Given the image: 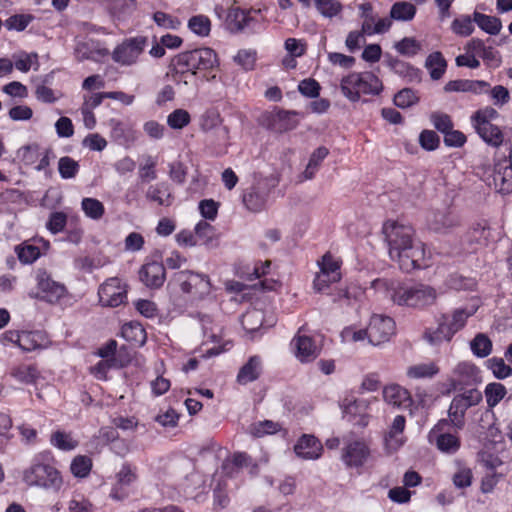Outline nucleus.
<instances>
[{
    "mask_svg": "<svg viewBox=\"0 0 512 512\" xmlns=\"http://www.w3.org/2000/svg\"><path fill=\"white\" fill-rule=\"evenodd\" d=\"M382 232L391 260L398 263L403 272L409 273L426 266L425 245L414 238L415 231L412 226L397 221H387L383 225Z\"/></svg>",
    "mask_w": 512,
    "mask_h": 512,
    "instance_id": "f257e3e1",
    "label": "nucleus"
},
{
    "mask_svg": "<svg viewBox=\"0 0 512 512\" xmlns=\"http://www.w3.org/2000/svg\"><path fill=\"white\" fill-rule=\"evenodd\" d=\"M373 286L376 289L385 288L387 296L400 306L421 308L432 305L437 297L435 289L424 284L408 286L399 281L377 279Z\"/></svg>",
    "mask_w": 512,
    "mask_h": 512,
    "instance_id": "f03ea898",
    "label": "nucleus"
},
{
    "mask_svg": "<svg viewBox=\"0 0 512 512\" xmlns=\"http://www.w3.org/2000/svg\"><path fill=\"white\" fill-rule=\"evenodd\" d=\"M217 64V55L211 48H197L174 56L170 63L173 77L178 80L188 75L195 76L197 71L212 69Z\"/></svg>",
    "mask_w": 512,
    "mask_h": 512,
    "instance_id": "7ed1b4c3",
    "label": "nucleus"
},
{
    "mask_svg": "<svg viewBox=\"0 0 512 512\" xmlns=\"http://www.w3.org/2000/svg\"><path fill=\"white\" fill-rule=\"evenodd\" d=\"M342 94L351 102L361 99V95L377 96L383 91V83L371 71L351 72L340 81Z\"/></svg>",
    "mask_w": 512,
    "mask_h": 512,
    "instance_id": "20e7f679",
    "label": "nucleus"
},
{
    "mask_svg": "<svg viewBox=\"0 0 512 512\" xmlns=\"http://www.w3.org/2000/svg\"><path fill=\"white\" fill-rule=\"evenodd\" d=\"M23 481L29 486L59 491L63 480L60 472L43 455L33 458L31 465L23 471Z\"/></svg>",
    "mask_w": 512,
    "mask_h": 512,
    "instance_id": "39448f33",
    "label": "nucleus"
},
{
    "mask_svg": "<svg viewBox=\"0 0 512 512\" xmlns=\"http://www.w3.org/2000/svg\"><path fill=\"white\" fill-rule=\"evenodd\" d=\"M172 290H180L195 298H202L210 292L211 284L209 277L202 273L191 270H181L172 274L168 282Z\"/></svg>",
    "mask_w": 512,
    "mask_h": 512,
    "instance_id": "423d86ee",
    "label": "nucleus"
},
{
    "mask_svg": "<svg viewBox=\"0 0 512 512\" xmlns=\"http://www.w3.org/2000/svg\"><path fill=\"white\" fill-rule=\"evenodd\" d=\"M147 44L148 38L145 36L127 39L114 49L112 59L121 65L130 66L136 63Z\"/></svg>",
    "mask_w": 512,
    "mask_h": 512,
    "instance_id": "0eeeda50",
    "label": "nucleus"
},
{
    "mask_svg": "<svg viewBox=\"0 0 512 512\" xmlns=\"http://www.w3.org/2000/svg\"><path fill=\"white\" fill-rule=\"evenodd\" d=\"M395 334V322L389 316L373 315L368 325V341L373 346L388 342Z\"/></svg>",
    "mask_w": 512,
    "mask_h": 512,
    "instance_id": "6e6552de",
    "label": "nucleus"
},
{
    "mask_svg": "<svg viewBox=\"0 0 512 512\" xmlns=\"http://www.w3.org/2000/svg\"><path fill=\"white\" fill-rule=\"evenodd\" d=\"M98 296L103 306L118 307L127 299V288L119 278H109L99 287Z\"/></svg>",
    "mask_w": 512,
    "mask_h": 512,
    "instance_id": "1a4fd4ad",
    "label": "nucleus"
},
{
    "mask_svg": "<svg viewBox=\"0 0 512 512\" xmlns=\"http://www.w3.org/2000/svg\"><path fill=\"white\" fill-rule=\"evenodd\" d=\"M36 280L40 292L39 298L46 302L57 303L67 294L65 285L54 281L45 270L37 272Z\"/></svg>",
    "mask_w": 512,
    "mask_h": 512,
    "instance_id": "9d476101",
    "label": "nucleus"
},
{
    "mask_svg": "<svg viewBox=\"0 0 512 512\" xmlns=\"http://www.w3.org/2000/svg\"><path fill=\"white\" fill-rule=\"evenodd\" d=\"M427 223L429 229L435 233L448 234L461 225V219L453 210L444 209L432 212Z\"/></svg>",
    "mask_w": 512,
    "mask_h": 512,
    "instance_id": "9b49d317",
    "label": "nucleus"
},
{
    "mask_svg": "<svg viewBox=\"0 0 512 512\" xmlns=\"http://www.w3.org/2000/svg\"><path fill=\"white\" fill-rule=\"evenodd\" d=\"M370 455V449L362 440L349 442L343 449L341 459L349 468H358L364 465Z\"/></svg>",
    "mask_w": 512,
    "mask_h": 512,
    "instance_id": "f8f14e48",
    "label": "nucleus"
},
{
    "mask_svg": "<svg viewBox=\"0 0 512 512\" xmlns=\"http://www.w3.org/2000/svg\"><path fill=\"white\" fill-rule=\"evenodd\" d=\"M387 67H389L395 74L403 78L408 83H420L422 80V71L405 62L399 58L393 57L389 54L385 56L384 60Z\"/></svg>",
    "mask_w": 512,
    "mask_h": 512,
    "instance_id": "ddd939ff",
    "label": "nucleus"
},
{
    "mask_svg": "<svg viewBox=\"0 0 512 512\" xmlns=\"http://www.w3.org/2000/svg\"><path fill=\"white\" fill-rule=\"evenodd\" d=\"M141 282L151 289L160 288L166 279V271L163 263L156 261L144 264L139 271Z\"/></svg>",
    "mask_w": 512,
    "mask_h": 512,
    "instance_id": "4468645a",
    "label": "nucleus"
},
{
    "mask_svg": "<svg viewBox=\"0 0 512 512\" xmlns=\"http://www.w3.org/2000/svg\"><path fill=\"white\" fill-rule=\"evenodd\" d=\"M136 480V474L129 464H124L116 474V483L111 489L110 497L123 500L129 495V487Z\"/></svg>",
    "mask_w": 512,
    "mask_h": 512,
    "instance_id": "2eb2a0df",
    "label": "nucleus"
},
{
    "mask_svg": "<svg viewBox=\"0 0 512 512\" xmlns=\"http://www.w3.org/2000/svg\"><path fill=\"white\" fill-rule=\"evenodd\" d=\"M493 184L495 189L502 194L512 191V162L504 159L494 166Z\"/></svg>",
    "mask_w": 512,
    "mask_h": 512,
    "instance_id": "dca6fc26",
    "label": "nucleus"
},
{
    "mask_svg": "<svg viewBox=\"0 0 512 512\" xmlns=\"http://www.w3.org/2000/svg\"><path fill=\"white\" fill-rule=\"evenodd\" d=\"M455 334L449 323V315L443 314L438 319V327L426 329L423 337L431 345H438L443 341H450Z\"/></svg>",
    "mask_w": 512,
    "mask_h": 512,
    "instance_id": "f3484780",
    "label": "nucleus"
},
{
    "mask_svg": "<svg viewBox=\"0 0 512 512\" xmlns=\"http://www.w3.org/2000/svg\"><path fill=\"white\" fill-rule=\"evenodd\" d=\"M490 84L484 80L458 79L447 82L444 91L450 92H470L475 95L488 92Z\"/></svg>",
    "mask_w": 512,
    "mask_h": 512,
    "instance_id": "a211bd4d",
    "label": "nucleus"
},
{
    "mask_svg": "<svg viewBox=\"0 0 512 512\" xmlns=\"http://www.w3.org/2000/svg\"><path fill=\"white\" fill-rule=\"evenodd\" d=\"M322 450L321 442L313 435H303L294 446L296 455L308 460L318 459Z\"/></svg>",
    "mask_w": 512,
    "mask_h": 512,
    "instance_id": "6ab92c4d",
    "label": "nucleus"
},
{
    "mask_svg": "<svg viewBox=\"0 0 512 512\" xmlns=\"http://www.w3.org/2000/svg\"><path fill=\"white\" fill-rule=\"evenodd\" d=\"M384 400L394 407H408L411 404L410 393L398 384H391L383 389Z\"/></svg>",
    "mask_w": 512,
    "mask_h": 512,
    "instance_id": "aec40b11",
    "label": "nucleus"
},
{
    "mask_svg": "<svg viewBox=\"0 0 512 512\" xmlns=\"http://www.w3.org/2000/svg\"><path fill=\"white\" fill-rule=\"evenodd\" d=\"M292 345L295 348L296 357L301 362H310L318 355V349L313 339L309 336H296L292 341Z\"/></svg>",
    "mask_w": 512,
    "mask_h": 512,
    "instance_id": "412c9836",
    "label": "nucleus"
},
{
    "mask_svg": "<svg viewBox=\"0 0 512 512\" xmlns=\"http://www.w3.org/2000/svg\"><path fill=\"white\" fill-rule=\"evenodd\" d=\"M406 419L403 415H397L390 426L389 431L385 435V445L388 450L396 451L403 445L400 437L405 428Z\"/></svg>",
    "mask_w": 512,
    "mask_h": 512,
    "instance_id": "4be33fe9",
    "label": "nucleus"
},
{
    "mask_svg": "<svg viewBox=\"0 0 512 512\" xmlns=\"http://www.w3.org/2000/svg\"><path fill=\"white\" fill-rule=\"evenodd\" d=\"M195 234L201 245L207 249H215L219 246V237L214 226L201 220L195 226Z\"/></svg>",
    "mask_w": 512,
    "mask_h": 512,
    "instance_id": "5701e85b",
    "label": "nucleus"
},
{
    "mask_svg": "<svg viewBox=\"0 0 512 512\" xmlns=\"http://www.w3.org/2000/svg\"><path fill=\"white\" fill-rule=\"evenodd\" d=\"M261 374V358L251 356L248 361L240 368L237 375V382L240 385H246L259 378Z\"/></svg>",
    "mask_w": 512,
    "mask_h": 512,
    "instance_id": "b1692460",
    "label": "nucleus"
},
{
    "mask_svg": "<svg viewBox=\"0 0 512 512\" xmlns=\"http://www.w3.org/2000/svg\"><path fill=\"white\" fill-rule=\"evenodd\" d=\"M146 199L157 203L159 206L168 207L173 202V195L170 191L169 185L165 182H160L148 187L146 191Z\"/></svg>",
    "mask_w": 512,
    "mask_h": 512,
    "instance_id": "393cba45",
    "label": "nucleus"
},
{
    "mask_svg": "<svg viewBox=\"0 0 512 512\" xmlns=\"http://www.w3.org/2000/svg\"><path fill=\"white\" fill-rule=\"evenodd\" d=\"M469 408L462 396L459 394L454 396L448 410V416L456 429H462L464 427L465 414Z\"/></svg>",
    "mask_w": 512,
    "mask_h": 512,
    "instance_id": "a878e982",
    "label": "nucleus"
},
{
    "mask_svg": "<svg viewBox=\"0 0 512 512\" xmlns=\"http://www.w3.org/2000/svg\"><path fill=\"white\" fill-rule=\"evenodd\" d=\"M10 375L16 381L26 385L36 384L37 380L40 378L38 368L31 364H19L12 367Z\"/></svg>",
    "mask_w": 512,
    "mask_h": 512,
    "instance_id": "bb28decb",
    "label": "nucleus"
},
{
    "mask_svg": "<svg viewBox=\"0 0 512 512\" xmlns=\"http://www.w3.org/2000/svg\"><path fill=\"white\" fill-rule=\"evenodd\" d=\"M428 441L429 443L434 444L442 453L449 455L455 454L461 446L459 437L451 433L428 437Z\"/></svg>",
    "mask_w": 512,
    "mask_h": 512,
    "instance_id": "cd10ccee",
    "label": "nucleus"
},
{
    "mask_svg": "<svg viewBox=\"0 0 512 512\" xmlns=\"http://www.w3.org/2000/svg\"><path fill=\"white\" fill-rule=\"evenodd\" d=\"M252 22H254V19L245 10L232 8L228 12L227 24L233 32L243 31L245 28L250 27Z\"/></svg>",
    "mask_w": 512,
    "mask_h": 512,
    "instance_id": "c85d7f7f",
    "label": "nucleus"
},
{
    "mask_svg": "<svg viewBox=\"0 0 512 512\" xmlns=\"http://www.w3.org/2000/svg\"><path fill=\"white\" fill-rule=\"evenodd\" d=\"M425 67L432 80H439L447 68V61L439 51L430 53L425 60Z\"/></svg>",
    "mask_w": 512,
    "mask_h": 512,
    "instance_id": "c756f323",
    "label": "nucleus"
},
{
    "mask_svg": "<svg viewBox=\"0 0 512 512\" xmlns=\"http://www.w3.org/2000/svg\"><path fill=\"white\" fill-rule=\"evenodd\" d=\"M121 336L135 345H143L146 342V332L143 326L136 321L125 323L121 328Z\"/></svg>",
    "mask_w": 512,
    "mask_h": 512,
    "instance_id": "7c9ffc66",
    "label": "nucleus"
},
{
    "mask_svg": "<svg viewBox=\"0 0 512 512\" xmlns=\"http://www.w3.org/2000/svg\"><path fill=\"white\" fill-rule=\"evenodd\" d=\"M473 20L481 30L490 35H497L502 28L500 18L496 16H490L475 11L473 13Z\"/></svg>",
    "mask_w": 512,
    "mask_h": 512,
    "instance_id": "2f4dec72",
    "label": "nucleus"
},
{
    "mask_svg": "<svg viewBox=\"0 0 512 512\" xmlns=\"http://www.w3.org/2000/svg\"><path fill=\"white\" fill-rule=\"evenodd\" d=\"M416 7L406 1L396 2L390 9V17L396 21H411L416 15Z\"/></svg>",
    "mask_w": 512,
    "mask_h": 512,
    "instance_id": "473e14b6",
    "label": "nucleus"
},
{
    "mask_svg": "<svg viewBox=\"0 0 512 512\" xmlns=\"http://www.w3.org/2000/svg\"><path fill=\"white\" fill-rule=\"evenodd\" d=\"M485 143L493 147H499L504 140L501 129L496 125H488L475 128Z\"/></svg>",
    "mask_w": 512,
    "mask_h": 512,
    "instance_id": "72a5a7b5",
    "label": "nucleus"
},
{
    "mask_svg": "<svg viewBox=\"0 0 512 512\" xmlns=\"http://www.w3.org/2000/svg\"><path fill=\"white\" fill-rule=\"evenodd\" d=\"M507 394L506 387L499 382H491L486 385L484 395L489 408L497 406Z\"/></svg>",
    "mask_w": 512,
    "mask_h": 512,
    "instance_id": "f704fd0d",
    "label": "nucleus"
},
{
    "mask_svg": "<svg viewBox=\"0 0 512 512\" xmlns=\"http://www.w3.org/2000/svg\"><path fill=\"white\" fill-rule=\"evenodd\" d=\"M472 353L479 358H485L492 352V341L483 333H478L470 342Z\"/></svg>",
    "mask_w": 512,
    "mask_h": 512,
    "instance_id": "c9c22d12",
    "label": "nucleus"
},
{
    "mask_svg": "<svg viewBox=\"0 0 512 512\" xmlns=\"http://www.w3.org/2000/svg\"><path fill=\"white\" fill-rule=\"evenodd\" d=\"M439 368L434 362L420 363L408 368L407 376L413 379L432 378L438 374Z\"/></svg>",
    "mask_w": 512,
    "mask_h": 512,
    "instance_id": "e433bc0d",
    "label": "nucleus"
},
{
    "mask_svg": "<svg viewBox=\"0 0 512 512\" xmlns=\"http://www.w3.org/2000/svg\"><path fill=\"white\" fill-rule=\"evenodd\" d=\"M246 208L252 212L260 211L265 205V197L255 187L246 189L242 197Z\"/></svg>",
    "mask_w": 512,
    "mask_h": 512,
    "instance_id": "4c0bfd02",
    "label": "nucleus"
},
{
    "mask_svg": "<svg viewBox=\"0 0 512 512\" xmlns=\"http://www.w3.org/2000/svg\"><path fill=\"white\" fill-rule=\"evenodd\" d=\"M50 443L62 451H71L78 446V441L75 440L70 433L57 430L51 434Z\"/></svg>",
    "mask_w": 512,
    "mask_h": 512,
    "instance_id": "58836bf2",
    "label": "nucleus"
},
{
    "mask_svg": "<svg viewBox=\"0 0 512 512\" xmlns=\"http://www.w3.org/2000/svg\"><path fill=\"white\" fill-rule=\"evenodd\" d=\"M143 163L139 165V179L142 182L153 181L157 179V158L151 155H143L142 156Z\"/></svg>",
    "mask_w": 512,
    "mask_h": 512,
    "instance_id": "ea45409f",
    "label": "nucleus"
},
{
    "mask_svg": "<svg viewBox=\"0 0 512 512\" xmlns=\"http://www.w3.org/2000/svg\"><path fill=\"white\" fill-rule=\"evenodd\" d=\"M491 237L490 227L486 221L476 223L468 232V239L477 245H487Z\"/></svg>",
    "mask_w": 512,
    "mask_h": 512,
    "instance_id": "a19ab883",
    "label": "nucleus"
},
{
    "mask_svg": "<svg viewBox=\"0 0 512 512\" xmlns=\"http://www.w3.org/2000/svg\"><path fill=\"white\" fill-rule=\"evenodd\" d=\"M81 208L84 214L93 220L101 219L105 213L103 203L96 198H83L81 201Z\"/></svg>",
    "mask_w": 512,
    "mask_h": 512,
    "instance_id": "79ce46f5",
    "label": "nucleus"
},
{
    "mask_svg": "<svg viewBox=\"0 0 512 512\" xmlns=\"http://www.w3.org/2000/svg\"><path fill=\"white\" fill-rule=\"evenodd\" d=\"M92 469V460L86 455H77L73 458L70 471L77 478H86Z\"/></svg>",
    "mask_w": 512,
    "mask_h": 512,
    "instance_id": "37998d69",
    "label": "nucleus"
},
{
    "mask_svg": "<svg viewBox=\"0 0 512 512\" xmlns=\"http://www.w3.org/2000/svg\"><path fill=\"white\" fill-rule=\"evenodd\" d=\"M188 28L200 37H206L211 31V21L206 15L192 16L188 21Z\"/></svg>",
    "mask_w": 512,
    "mask_h": 512,
    "instance_id": "c03bdc74",
    "label": "nucleus"
},
{
    "mask_svg": "<svg viewBox=\"0 0 512 512\" xmlns=\"http://www.w3.org/2000/svg\"><path fill=\"white\" fill-rule=\"evenodd\" d=\"M486 364L496 379L503 380L512 376V367L500 357H492L487 360Z\"/></svg>",
    "mask_w": 512,
    "mask_h": 512,
    "instance_id": "a18cd8bd",
    "label": "nucleus"
},
{
    "mask_svg": "<svg viewBox=\"0 0 512 512\" xmlns=\"http://www.w3.org/2000/svg\"><path fill=\"white\" fill-rule=\"evenodd\" d=\"M340 262L336 260L331 254L326 253L319 262L320 272L332 276V281H340Z\"/></svg>",
    "mask_w": 512,
    "mask_h": 512,
    "instance_id": "49530a36",
    "label": "nucleus"
},
{
    "mask_svg": "<svg viewBox=\"0 0 512 512\" xmlns=\"http://www.w3.org/2000/svg\"><path fill=\"white\" fill-rule=\"evenodd\" d=\"M499 116L496 109L493 107L487 106L485 108L479 109L473 113L471 116V121L475 128L493 125L490 121L496 119Z\"/></svg>",
    "mask_w": 512,
    "mask_h": 512,
    "instance_id": "de8ad7c7",
    "label": "nucleus"
},
{
    "mask_svg": "<svg viewBox=\"0 0 512 512\" xmlns=\"http://www.w3.org/2000/svg\"><path fill=\"white\" fill-rule=\"evenodd\" d=\"M395 50L406 57H414L421 50V44L413 37H404L394 44Z\"/></svg>",
    "mask_w": 512,
    "mask_h": 512,
    "instance_id": "09e8293b",
    "label": "nucleus"
},
{
    "mask_svg": "<svg viewBox=\"0 0 512 512\" xmlns=\"http://www.w3.org/2000/svg\"><path fill=\"white\" fill-rule=\"evenodd\" d=\"M80 169L79 163L69 156L61 157L58 161V171L63 179L74 178Z\"/></svg>",
    "mask_w": 512,
    "mask_h": 512,
    "instance_id": "8fccbe9b",
    "label": "nucleus"
},
{
    "mask_svg": "<svg viewBox=\"0 0 512 512\" xmlns=\"http://www.w3.org/2000/svg\"><path fill=\"white\" fill-rule=\"evenodd\" d=\"M314 5L318 12L326 18H333L342 10V4L338 0H315Z\"/></svg>",
    "mask_w": 512,
    "mask_h": 512,
    "instance_id": "3c124183",
    "label": "nucleus"
},
{
    "mask_svg": "<svg viewBox=\"0 0 512 512\" xmlns=\"http://www.w3.org/2000/svg\"><path fill=\"white\" fill-rule=\"evenodd\" d=\"M430 121L434 128L442 133L443 135L447 133L449 130H451L454 127L452 118L450 115L435 111L430 114Z\"/></svg>",
    "mask_w": 512,
    "mask_h": 512,
    "instance_id": "603ef678",
    "label": "nucleus"
},
{
    "mask_svg": "<svg viewBox=\"0 0 512 512\" xmlns=\"http://www.w3.org/2000/svg\"><path fill=\"white\" fill-rule=\"evenodd\" d=\"M34 20L31 14H15L7 18L4 22L8 30L23 31Z\"/></svg>",
    "mask_w": 512,
    "mask_h": 512,
    "instance_id": "864d4df0",
    "label": "nucleus"
},
{
    "mask_svg": "<svg viewBox=\"0 0 512 512\" xmlns=\"http://www.w3.org/2000/svg\"><path fill=\"white\" fill-rule=\"evenodd\" d=\"M419 101V97L416 92L411 88H403L394 96V104L399 108H408L416 104Z\"/></svg>",
    "mask_w": 512,
    "mask_h": 512,
    "instance_id": "5fc2aeb1",
    "label": "nucleus"
},
{
    "mask_svg": "<svg viewBox=\"0 0 512 512\" xmlns=\"http://www.w3.org/2000/svg\"><path fill=\"white\" fill-rule=\"evenodd\" d=\"M248 460L249 456L246 453H236L231 460H226L223 463L222 469L227 475L232 476L234 473H237L240 468L247 466Z\"/></svg>",
    "mask_w": 512,
    "mask_h": 512,
    "instance_id": "6e6d98bb",
    "label": "nucleus"
},
{
    "mask_svg": "<svg viewBox=\"0 0 512 512\" xmlns=\"http://www.w3.org/2000/svg\"><path fill=\"white\" fill-rule=\"evenodd\" d=\"M457 464L458 470L452 477L454 486L459 489L470 487L473 479L472 470L460 465V462H457Z\"/></svg>",
    "mask_w": 512,
    "mask_h": 512,
    "instance_id": "4d7b16f0",
    "label": "nucleus"
},
{
    "mask_svg": "<svg viewBox=\"0 0 512 512\" xmlns=\"http://www.w3.org/2000/svg\"><path fill=\"white\" fill-rule=\"evenodd\" d=\"M68 216L62 211L52 212L46 223V228L54 235L62 232L67 224Z\"/></svg>",
    "mask_w": 512,
    "mask_h": 512,
    "instance_id": "13d9d810",
    "label": "nucleus"
},
{
    "mask_svg": "<svg viewBox=\"0 0 512 512\" xmlns=\"http://www.w3.org/2000/svg\"><path fill=\"white\" fill-rule=\"evenodd\" d=\"M419 145L426 151H435L440 146V137L434 130H423L419 135Z\"/></svg>",
    "mask_w": 512,
    "mask_h": 512,
    "instance_id": "bf43d9fd",
    "label": "nucleus"
},
{
    "mask_svg": "<svg viewBox=\"0 0 512 512\" xmlns=\"http://www.w3.org/2000/svg\"><path fill=\"white\" fill-rule=\"evenodd\" d=\"M474 20L471 19L470 16L464 15L460 18H456L451 25V28L454 33L460 35V36H470L474 31Z\"/></svg>",
    "mask_w": 512,
    "mask_h": 512,
    "instance_id": "052dcab7",
    "label": "nucleus"
},
{
    "mask_svg": "<svg viewBox=\"0 0 512 512\" xmlns=\"http://www.w3.org/2000/svg\"><path fill=\"white\" fill-rule=\"evenodd\" d=\"M190 123V114L184 109H176L167 117V124L172 129H182Z\"/></svg>",
    "mask_w": 512,
    "mask_h": 512,
    "instance_id": "680f3d73",
    "label": "nucleus"
},
{
    "mask_svg": "<svg viewBox=\"0 0 512 512\" xmlns=\"http://www.w3.org/2000/svg\"><path fill=\"white\" fill-rule=\"evenodd\" d=\"M321 90L320 84L313 78H307L300 81L298 91L306 97L316 98Z\"/></svg>",
    "mask_w": 512,
    "mask_h": 512,
    "instance_id": "e2e57ef3",
    "label": "nucleus"
},
{
    "mask_svg": "<svg viewBox=\"0 0 512 512\" xmlns=\"http://www.w3.org/2000/svg\"><path fill=\"white\" fill-rule=\"evenodd\" d=\"M153 20L159 27L165 29L176 30L179 28L181 24V22L177 18L162 11L155 12L153 14Z\"/></svg>",
    "mask_w": 512,
    "mask_h": 512,
    "instance_id": "0e129e2a",
    "label": "nucleus"
},
{
    "mask_svg": "<svg viewBox=\"0 0 512 512\" xmlns=\"http://www.w3.org/2000/svg\"><path fill=\"white\" fill-rule=\"evenodd\" d=\"M17 155L25 165H31L39 157V146L37 144L25 145L18 150Z\"/></svg>",
    "mask_w": 512,
    "mask_h": 512,
    "instance_id": "69168bd1",
    "label": "nucleus"
},
{
    "mask_svg": "<svg viewBox=\"0 0 512 512\" xmlns=\"http://www.w3.org/2000/svg\"><path fill=\"white\" fill-rule=\"evenodd\" d=\"M341 407L345 415H360L366 409V404L364 400L345 398Z\"/></svg>",
    "mask_w": 512,
    "mask_h": 512,
    "instance_id": "338daca9",
    "label": "nucleus"
},
{
    "mask_svg": "<svg viewBox=\"0 0 512 512\" xmlns=\"http://www.w3.org/2000/svg\"><path fill=\"white\" fill-rule=\"evenodd\" d=\"M285 49L290 57H301L306 52V42L296 38H288L285 40Z\"/></svg>",
    "mask_w": 512,
    "mask_h": 512,
    "instance_id": "774afa93",
    "label": "nucleus"
}]
</instances>
